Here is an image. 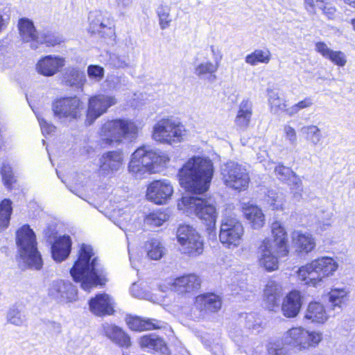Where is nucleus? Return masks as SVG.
Segmentation results:
<instances>
[{"label": "nucleus", "instance_id": "f257e3e1", "mask_svg": "<svg viewBox=\"0 0 355 355\" xmlns=\"http://www.w3.org/2000/svg\"><path fill=\"white\" fill-rule=\"evenodd\" d=\"M70 275L76 282H80L81 288L86 291L97 286L105 285L107 272L95 255L91 245L83 243L78 257L70 269Z\"/></svg>", "mask_w": 355, "mask_h": 355}, {"label": "nucleus", "instance_id": "f03ea898", "mask_svg": "<svg viewBox=\"0 0 355 355\" xmlns=\"http://www.w3.org/2000/svg\"><path fill=\"white\" fill-rule=\"evenodd\" d=\"M214 172L209 158L194 156L179 169L178 175L180 185L187 191L202 194L209 189Z\"/></svg>", "mask_w": 355, "mask_h": 355}, {"label": "nucleus", "instance_id": "7ed1b4c3", "mask_svg": "<svg viewBox=\"0 0 355 355\" xmlns=\"http://www.w3.org/2000/svg\"><path fill=\"white\" fill-rule=\"evenodd\" d=\"M168 161V157L164 152L150 146H143L132 155L128 170L137 178H141L146 173L158 172L159 167L165 166Z\"/></svg>", "mask_w": 355, "mask_h": 355}, {"label": "nucleus", "instance_id": "20e7f679", "mask_svg": "<svg viewBox=\"0 0 355 355\" xmlns=\"http://www.w3.org/2000/svg\"><path fill=\"white\" fill-rule=\"evenodd\" d=\"M180 209L193 214L202 220L209 236H216V221L218 214L216 207L209 200L192 196H184L178 203Z\"/></svg>", "mask_w": 355, "mask_h": 355}, {"label": "nucleus", "instance_id": "39448f33", "mask_svg": "<svg viewBox=\"0 0 355 355\" xmlns=\"http://www.w3.org/2000/svg\"><path fill=\"white\" fill-rule=\"evenodd\" d=\"M16 244L21 258L31 268L40 270L42 259L37 248L35 234L28 225H24L16 232Z\"/></svg>", "mask_w": 355, "mask_h": 355}, {"label": "nucleus", "instance_id": "423d86ee", "mask_svg": "<svg viewBox=\"0 0 355 355\" xmlns=\"http://www.w3.org/2000/svg\"><path fill=\"white\" fill-rule=\"evenodd\" d=\"M338 267L333 258L322 257L299 268L298 276L306 284L316 286L323 278L332 275Z\"/></svg>", "mask_w": 355, "mask_h": 355}, {"label": "nucleus", "instance_id": "0eeeda50", "mask_svg": "<svg viewBox=\"0 0 355 355\" xmlns=\"http://www.w3.org/2000/svg\"><path fill=\"white\" fill-rule=\"evenodd\" d=\"M137 130L138 128L133 121L116 119L105 123L99 131V135L105 144L112 145L114 142L119 144L123 139L135 137Z\"/></svg>", "mask_w": 355, "mask_h": 355}, {"label": "nucleus", "instance_id": "6e6552de", "mask_svg": "<svg viewBox=\"0 0 355 355\" xmlns=\"http://www.w3.org/2000/svg\"><path fill=\"white\" fill-rule=\"evenodd\" d=\"M176 236L182 253L190 257H196L203 252V239L193 227L189 225H180Z\"/></svg>", "mask_w": 355, "mask_h": 355}, {"label": "nucleus", "instance_id": "1a4fd4ad", "mask_svg": "<svg viewBox=\"0 0 355 355\" xmlns=\"http://www.w3.org/2000/svg\"><path fill=\"white\" fill-rule=\"evenodd\" d=\"M322 334L314 331L309 332L301 327L289 329L283 337V343L301 351L309 347H315L322 340Z\"/></svg>", "mask_w": 355, "mask_h": 355}, {"label": "nucleus", "instance_id": "9d476101", "mask_svg": "<svg viewBox=\"0 0 355 355\" xmlns=\"http://www.w3.org/2000/svg\"><path fill=\"white\" fill-rule=\"evenodd\" d=\"M221 175L225 185L235 190H245L250 181L249 175L244 166L228 162L220 167Z\"/></svg>", "mask_w": 355, "mask_h": 355}, {"label": "nucleus", "instance_id": "9b49d317", "mask_svg": "<svg viewBox=\"0 0 355 355\" xmlns=\"http://www.w3.org/2000/svg\"><path fill=\"white\" fill-rule=\"evenodd\" d=\"M184 132L182 125L170 119H162L154 126L153 137L157 141L171 144L180 142Z\"/></svg>", "mask_w": 355, "mask_h": 355}, {"label": "nucleus", "instance_id": "f8f14e48", "mask_svg": "<svg viewBox=\"0 0 355 355\" xmlns=\"http://www.w3.org/2000/svg\"><path fill=\"white\" fill-rule=\"evenodd\" d=\"M241 223L236 218L225 216L222 219L219 232L220 241L228 248L238 246L243 235Z\"/></svg>", "mask_w": 355, "mask_h": 355}, {"label": "nucleus", "instance_id": "ddd939ff", "mask_svg": "<svg viewBox=\"0 0 355 355\" xmlns=\"http://www.w3.org/2000/svg\"><path fill=\"white\" fill-rule=\"evenodd\" d=\"M48 295L58 303L73 302L78 299V290L69 281L55 279L49 285Z\"/></svg>", "mask_w": 355, "mask_h": 355}, {"label": "nucleus", "instance_id": "4468645a", "mask_svg": "<svg viewBox=\"0 0 355 355\" xmlns=\"http://www.w3.org/2000/svg\"><path fill=\"white\" fill-rule=\"evenodd\" d=\"M116 103V99L112 96L98 94L91 97L88 103L86 123L92 125L97 118Z\"/></svg>", "mask_w": 355, "mask_h": 355}, {"label": "nucleus", "instance_id": "2eb2a0df", "mask_svg": "<svg viewBox=\"0 0 355 355\" xmlns=\"http://www.w3.org/2000/svg\"><path fill=\"white\" fill-rule=\"evenodd\" d=\"M80 101L78 98L67 97L55 101L52 104L54 115L60 119H76L79 113Z\"/></svg>", "mask_w": 355, "mask_h": 355}, {"label": "nucleus", "instance_id": "dca6fc26", "mask_svg": "<svg viewBox=\"0 0 355 355\" xmlns=\"http://www.w3.org/2000/svg\"><path fill=\"white\" fill-rule=\"evenodd\" d=\"M173 193V189L168 180H156L148 187L146 197L148 200L157 205L166 203Z\"/></svg>", "mask_w": 355, "mask_h": 355}, {"label": "nucleus", "instance_id": "f3484780", "mask_svg": "<svg viewBox=\"0 0 355 355\" xmlns=\"http://www.w3.org/2000/svg\"><path fill=\"white\" fill-rule=\"evenodd\" d=\"M123 161L121 150L107 151L99 159V173L104 177L112 176L122 166Z\"/></svg>", "mask_w": 355, "mask_h": 355}, {"label": "nucleus", "instance_id": "a211bd4d", "mask_svg": "<svg viewBox=\"0 0 355 355\" xmlns=\"http://www.w3.org/2000/svg\"><path fill=\"white\" fill-rule=\"evenodd\" d=\"M278 257L277 248L272 245L269 239H265L259 248L258 257L260 266L268 271H273L278 268Z\"/></svg>", "mask_w": 355, "mask_h": 355}, {"label": "nucleus", "instance_id": "6ab92c4d", "mask_svg": "<svg viewBox=\"0 0 355 355\" xmlns=\"http://www.w3.org/2000/svg\"><path fill=\"white\" fill-rule=\"evenodd\" d=\"M89 31L101 37L111 36L114 33L113 22L105 18L101 12H92L89 15Z\"/></svg>", "mask_w": 355, "mask_h": 355}, {"label": "nucleus", "instance_id": "aec40b11", "mask_svg": "<svg viewBox=\"0 0 355 355\" xmlns=\"http://www.w3.org/2000/svg\"><path fill=\"white\" fill-rule=\"evenodd\" d=\"M65 64V59L63 57L49 55L42 57L36 64L37 71L46 77H51L56 74Z\"/></svg>", "mask_w": 355, "mask_h": 355}, {"label": "nucleus", "instance_id": "412c9836", "mask_svg": "<svg viewBox=\"0 0 355 355\" xmlns=\"http://www.w3.org/2000/svg\"><path fill=\"white\" fill-rule=\"evenodd\" d=\"M89 310L98 316L110 315L114 313V300L107 294L96 295L89 301Z\"/></svg>", "mask_w": 355, "mask_h": 355}, {"label": "nucleus", "instance_id": "4be33fe9", "mask_svg": "<svg viewBox=\"0 0 355 355\" xmlns=\"http://www.w3.org/2000/svg\"><path fill=\"white\" fill-rule=\"evenodd\" d=\"M201 281L195 274L184 275L175 279L171 289L180 294L196 292L200 287Z\"/></svg>", "mask_w": 355, "mask_h": 355}, {"label": "nucleus", "instance_id": "5701e85b", "mask_svg": "<svg viewBox=\"0 0 355 355\" xmlns=\"http://www.w3.org/2000/svg\"><path fill=\"white\" fill-rule=\"evenodd\" d=\"M302 305V297L297 291L290 292L282 304V312L283 315L288 318L296 317Z\"/></svg>", "mask_w": 355, "mask_h": 355}, {"label": "nucleus", "instance_id": "b1692460", "mask_svg": "<svg viewBox=\"0 0 355 355\" xmlns=\"http://www.w3.org/2000/svg\"><path fill=\"white\" fill-rule=\"evenodd\" d=\"M271 232L272 240L269 239L274 247L277 248V252L282 256H286L288 253L287 234L282 224L276 221L272 224Z\"/></svg>", "mask_w": 355, "mask_h": 355}, {"label": "nucleus", "instance_id": "393cba45", "mask_svg": "<svg viewBox=\"0 0 355 355\" xmlns=\"http://www.w3.org/2000/svg\"><path fill=\"white\" fill-rule=\"evenodd\" d=\"M71 240L69 236H63L56 239L51 244V256L56 262H62L70 254Z\"/></svg>", "mask_w": 355, "mask_h": 355}, {"label": "nucleus", "instance_id": "a878e982", "mask_svg": "<svg viewBox=\"0 0 355 355\" xmlns=\"http://www.w3.org/2000/svg\"><path fill=\"white\" fill-rule=\"evenodd\" d=\"M142 349L148 352H158L163 354L168 353V349L164 339L156 334H148L142 336L139 340Z\"/></svg>", "mask_w": 355, "mask_h": 355}, {"label": "nucleus", "instance_id": "bb28decb", "mask_svg": "<svg viewBox=\"0 0 355 355\" xmlns=\"http://www.w3.org/2000/svg\"><path fill=\"white\" fill-rule=\"evenodd\" d=\"M105 335L120 347L128 348L131 345L130 336L118 326L108 323L103 324Z\"/></svg>", "mask_w": 355, "mask_h": 355}, {"label": "nucleus", "instance_id": "cd10ccee", "mask_svg": "<svg viewBox=\"0 0 355 355\" xmlns=\"http://www.w3.org/2000/svg\"><path fill=\"white\" fill-rule=\"evenodd\" d=\"M252 116V103L249 99H243L239 106L235 118L237 128L244 130L249 126Z\"/></svg>", "mask_w": 355, "mask_h": 355}, {"label": "nucleus", "instance_id": "c85d7f7f", "mask_svg": "<svg viewBox=\"0 0 355 355\" xmlns=\"http://www.w3.org/2000/svg\"><path fill=\"white\" fill-rule=\"evenodd\" d=\"M85 81L84 71L77 67H67L62 73V83L65 86L79 88Z\"/></svg>", "mask_w": 355, "mask_h": 355}, {"label": "nucleus", "instance_id": "c756f323", "mask_svg": "<svg viewBox=\"0 0 355 355\" xmlns=\"http://www.w3.org/2000/svg\"><path fill=\"white\" fill-rule=\"evenodd\" d=\"M196 303L206 312L216 313L221 308V298L213 293L200 295L196 297Z\"/></svg>", "mask_w": 355, "mask_h": 355}, {"label": "nucleus", "instance_id": "7c9ffc66", "mask_svg": "<svg viewBox=\"0 0 355 355\" xmlns=\"http://www.w3.org/2000/svg\"><path fill=\"white\" fill-rule=\"evenodd\" d=\"M18 28L22 40L24 42H31V47L33 49L40 33L36 32L33 22L28 18H21L19 20Z\"/></svg>", "mask_w": 355, "mask_h": 355}, {"label": "nucleus", "instance_id": "2f4dec72", "mask_svg": "<svg viewBox=\"0 0 355 355\" xmlns=\"http://www.w3.org/2000/svg\"><path fill=\"white\" fill-rule=\"evenodd\" d=\"M163 322L155 319H145L139 317H132L127 320L129 328L134 331H147L162 327Z\"/></svg>", "mask_w": 355, "mask_h": 355}, {"label": "nucleus", "instance_id": "473e14b6", "mask_svg": "<svg viewBox=\"0 0 355 355\" xmlns=\"http://www.w3.org/2000/svg\"><path fill=\"white\" fill-rule=\"evenodd\" d=\"M293 243L296 251L300 253H308L315 246L313 238L310 234L295 232L293 235Z\"/></svg>", "mask_w": 355, "mask_h": 355}, {"label": "nucleus", "instance_id": "72a5a7b5", "mask_svg": "<svg viewBox=\"0 0 355 355\" xmlns=\"http://www.w3.org/2000/svg\"><path fill=\"white\" fill-rule=\"evenodd\" d=\"M243 214L254 229H259L264 224V215L257 206L251 205L243 207Z\"/></svg>", "mask_w": 355, "mask_h": 355}, {"label": "nucleus", "instance_id": "f704fd0d", "mask_svg": "<svg viewBox=\"0 0 355 355\" xmlns=\"http://www.w3.org/2000/svg\"><path fill=\"white\" fill-rule=\"evenodd\" d=\"M304 318L313 322L324 323L327 319V315L324 306L318 302L309 303Z\"/></svg>", "mask_w": 355, "mask_h": 355}, {"label": "nucleus", "instance_id": "c9c22d12", "mask_svg": "<svg viewBox=\"0 0 355 355\" xmlns=\"http://www.w3.org/2000/svg\"><path fill=\"white\" fill-rule=\"evenodd\" d=\"M63 42L62 37L58 33L51 31H44L39 33L36 37V44L33 46V49H37L40 44H44L46 46H55Z\"/></svg>", "mask_w": 355, "mask_h": 355}, {"label": "nucleus", "instance_id": "e433bc0d", "mask_svg": "<svg viewBox=\"0 0 355 355\" xmlns=\"http://www.w3.org/2000/svg\"><path fill=\"white\" fill-rule=\"evenodd\" d=\"M145 250L148 257L153 260L160 259L165 254V248L157 239H152L145 243Z\"/></svg>", "mask_w": 355, "mask_h": 355}, {"label": "nucleus", "instance_id": "4c0bfd02", "mask_svg": "<svg viewBox=\"0 0 355 355\" xmlns=\"http://www.w3.org/2000/svg\"><path fill=\"white\" fill-rule=\"evenodd\" d=\"M12 202L5 198L0 202V231L8 227L12 213Z\"/></svg>", "mask_w": 355, "mask_h": 355}, {"label": "nucleus", "instance_id": "58836bf2", "mask_svg": "<svg viewBox=\"0 0 355 355\" xmlns=\"http://www.w3.org/2000/svg\"><path fill=\"white\" fill-rule=\"evenodd\" d=\"M271 59V53L267 49H256L250 54H248L245 58V62L254 66L258 63L268 64Z\"/></svg>", "mask_w": 355, "mask_h": 355}, {"label": "nucleus", "instance_id": "ea45409f", "mask_svg": "<svg viewBox=\"0 0 355 355\" xmlns=\"http://www.w3.org/2000/svg\"><path fill=\"white\" fill-rule=\"evenodd\" d=\"M275 173L278 179H279L281 181L288 180L293 178V182L296 186V189L299 191L302 190L301 180L295 175L294 172L290 168L284 166L282 164H279L275 167Z\"/></svg>", "mask_w": 355, "mask_h": 355}, {"label": "nucleus", "instance_id": "a19ab883", "mask_svg": "<svg viewBox=\"0 0 355 355\" xmlns=\"http://www.w3.org/2000/svg\"><path fill=\"white\" fill-rule=\"evenodd\" d=\"M6 321L16 327H21L26 323V317L16 305H12L6 313Z\"/></svg>", "mask_w": 355, "mask_h": 355}, {"label": "nucleus", "instance_id": "79ce46f5", "mask_svg": "<svg viewBox=\"0 0 355 355\" xmlns=\"http://www.w3.org/2000/svg\"><path fill=\"white\" fill-rule=\"evenodd\" d=\"M107 85L110 89L116 91H124L130 87L128 78L124 75L111 76L106 80Z\"/></svg>", "mask_w": 355, "mask_h": 355}, {"label": "nucleus", "instance_id": "37998d69", "mask_svg": "<svg viewBox=\"0 0 355 355\" xmlns=\"http://www.w3.org/2000/svg\"><path fill=\"white\" fill-rule=\"evenodd\" d=\"M300 132L304 135L306 139L310 141L313 145H317L322 139V134L319 128L316 125H311L303 126L300 129Z\"/></svg>", "mask_w": 355, "mask_h": 355}, {"label": "nucleus", "instance_id": "c03bdc74", "mask_svg": "<svg viewBox=\"0 0 355 355\" xmlns=\"http://www.w3.org/2000/svg\"><path fill=\"white\" fill-rule=\"evenodd\" d=\"M168 217L165 211L158 210L147 215L144 219V223L152 227H159L168 219Z\"/></svg>", "mask_w": 355, "mask_h": 355}, {"label": "nucleus", "instance_id": "a18cd8bd", "mask_svg": "<svg viewBox=\"0 0 355 355\" xmlns=\"http://www.w3.org/2000/svg\"><path fill=\"white\" fill-rule=\"evenodd\" d=\"M218 64L207 61L199 64L194 70V73L200 78H203L207 75H209L216 78L214 73L218 69Z\"/></svg>", "mask_w": 355, "mask_h": 355}, {"label": "nucleus", "instance_id": "49530a36", "mask_svg": "<svg viewBox=\"0 0 355 355\" xmlns=\"http://www.w3.org/2000/svg\"><path fill=\"white\" fill-rule=\"evenodd\" d=\"M347 291L345 289H334L329 294V301L334 310L341 309L342 304L345 302Z\"/></svg>", "mask_w": 355, "mask_h": 355}, {"label": "nucleus", "instance_id": "de8ad7c7", "mask_svg": "<svg viewBox=\"0 0 355 355\" xmlns=\"http://www.w3.org/2000/svg\"><path fill=\"white\" fill-rule=\"evenodd\" d=\"M157 14L159 17V24L162 30H164L170 26V8L161 5L157 8Z\"/></svg>", "mask_w": 355, "mask_h": 355}, {"label": "nucleus", "instance_id": "09e8293b", "mask_svg": "<svg viewBox=\"0 0 355 355\" xmlns=\"http://www.w3.org/2000/svg\"><path fill=\"white\" fill-rule=\"evenodd\" d=\"M2 180L6 187L10 190L12 184L16 181L12 168L7 163H3L0 171Z\"/></svg>", "mask_w": 355, "mask_h": 355}, {"label": "nucleus", "instance_id": "8fccbe9b", "mask_svg": "<svg viewBox=\"0 0 355 355\" xmlns=\"http://www.w3.org/2000/svg\"><path fill=\"white\" fill-rule=\"evenodd\" d=\"M108 62L114 68L123 69L129 66V58L125 55L110 53L109 55Z\"/></svg>", "mask_w": 355, "mask_h": 355}, {"label": "nucleus", "instance_id": "3c124183", "mask_svg": "<svg viewBox=\"0 0 355 355\" xmlns=\"http://www.w3.org/2000/svg\"><path fill=\"white\" fill-rule=\"evenodd\" d=\"M87 71L89 78L96 82L101 81L104 77V68L99 65L90 64L87 67Z\"/></svg>", "mask_w": 355, "mask_h": 355}, {"label": "nucleus", "instance_id": "603ef678", "mask_svg": "<svg viewBox=\"0 0 355 355\" xmlns=\"http://www.w3.org/2000/svg\"><path fill=\"white\" fill-rule=\"evenodd\" d=\"M266 201L272 207V209H279L283 208L282 194L279 195L274 191H268Z\"/></svg>", "mask_w": 355, "mask_h": 355}, {"label": "nucleus", "instance_id": "864d4df0", "mask_svg": "<svg viewBox=\"0 0 355 355\" xmlns=\"http://www.w3.org/2000/svg\"><path fill=\"white\" fill-rule=\"evenodd\" d=\"M334 64L338 65L339 67H343L345 65L347 62V59L345 53L340 51H334L332 50L329 56L327 58Z\"/></svg>", "mask_w": 355, "mask_h": 355}, {"label": "nucleus", "instance_id": "5fc2aeb1", "mask_svg": "<svg viewBox=\"0 0 355 355\" xmlns=\"http://www.w3.org/2000/svg\"><path fill=\"white\" fill-rule=\"evenodd\" d=\"M264 294L282 296V286L275 280H270L266 286Z\"/></svg>", "mask_w": 355, "mask_h": 355}, {"label": "nucleus", "instance_id": "6e6d98bb", "mask_svg": "<svg viewBox=\"0 0 355 355\" xmlns=\"http://www.w3.org/2000/svg\"><path fill=\"white\" fill-rule=\"evenodd\" d=\"M270 110L274 114H278L279 112H282V110H286L287 105L284 98L279 97L274 101L268 103Z\"/></svg>", "mask_w": 355, "mask_h": 355}, {"label": "nucleus", "instance_id": "4d7b16f0", "mask_svg": "<svg viewBox=\"0 0 355 355\" xmlns=\"http://www.w3.org/2000/svg\"><path fill=\"white\" fill-rule=\"evenodd\" d=\"M279 301L280 297L279 296L264 294V302L267 309L270 311H273L275 307L278 306Z\"/></svg>", "mask_w": 355, "mask_h": 355}, {"label": "nucleus", "instance_id": "13d9d810", "mask_svg": "<svg viewBox=\"0 0 355 355\" xmlns=\"http://www.w3.org/2000/svg\"><path fill=\"white\" fill-rule=\"evenodd\" d=\"M37 118L44 135H50L54 132L55 127L53 124L48 123L44 118H42L39 115H37Z\"/></svg>", "mask_w": 355, "mask_h": 355}, {"label": "nucleus", "instance_id": "bf43d9fd", "mask_svg": "<svg viewBox=\"0 0 355 355\" xmlns=\"http://www.w3.org/2000/svg\"><path fill=\"white\" fill-rule=\"evenodd\" d=\"M315 51L322 55L324 58L327 59L331 53L332 50L323 42H318L315 43Z\"/></svg>", "mask_w": 355, "mask_h": 355}, {"label": "nucleus", "instance_id": "052dcab7", "mask_svg": "<svg viewBox=\"0 0 355 355\" xmlns=\"http://www.w3.org/2000/svg\"><path fill=\"white\" fill-rule=\"evenodd\" d=\"M284 132L286 135V138L289 141L290 144L293 146H296L297 135L295 129L287 125L284 126Z\"/></svg>", "mask_w": 355, "mask_h": 355}, {"label": "nucleus", "instance_id": "680f3d73", "mask_svg": "<svg viewBox=\"0 0 355 355\" xmlns=\"http://www.w3.org/2000/svg\"><path fill=\"white\" fill-rule=\"evenodd\" d=\"M254 320V315L253 313L248 314L245 317V322H246V327L247 328L250 329H254L258 330L259 327V324L258 322L254 321L255 322H253Z\"/></svg>", "mask_w": 355, "mask_h": 355}, {"label": "nucleus", "instance_id": "e2e57ef3", "mask_svg": "<svg viewBox=\"0 0 355 355\" xmlns=\"http://www.w3.org/2000/svg\"><path fill=\"white\" fill-rule=\"evenodd\" d=\"M304 8L309 15H314L316 14L315 1V0H304Z\"/></svg>", "mask_w": 355, "mask_h": 355}, {"label": "nucleus", "instance_id": "0e129e2a", "mask_svg": "<svg viewBox=\"0 0 355 355\" xmlns=\"http://www.w3.org/2000/svg\"><path fill=\"white\" fill-rule=\"evenodd\" d=\"M336 8L329 3L327 7L324 8L322 13L329 19H334L336 17Z\"/></svg>", "mask_w": 355, "mask_h": 355}, {"label": "nucleus", "instance_id": "69168bd1", "mask_svg": "<svg viewBox=\"0 0 355 355\" xmlns=\"http://www.w3.org/2000/svg\"><path fill=\"white\" fill-rule=\"evenodd\" d=\"M266 92L268 103L274 101L280 97L279 89H277L268 88Z\"/></svg>", "mask_w": 355, "mask_h": 355}, {"label": "nucleus", "instance_id": "338daca9", "mask_svg": "<svg viewBox=\"0 0 355 355\" xmlns=\"http://www.w3.org/2000/svg\"><path fill=\"white\" fill-rule=\"evenodd\" d=\"M211 51L213 55V58L216 64L219 65V62L222 60L223 55L220 52V50L218 48H216L214 46H211Z\"/></svg>", "mask_w": 355, "mask_h": 355}, {"label": "nucleus", "instance_id": "774afa93", "mask_svg": "<svg viewBox=\"0 0 355 355\" xmlns=\"http://www.w3.org/2000/svg\"><path fill=\"white\" fill-rule=\"evenodd\" d=\"M46 327L55 334L61 332V324L54 321H48L46 323Z\"/></svg>", "mask_w": 355, "mask_h": 355}]
</instances>
